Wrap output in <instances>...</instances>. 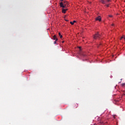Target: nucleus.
<instances>
[{
  "instance_id": "dca6fc26",
  "label": "nucleus",
  "mask_w": 125,
  "mask_h": 125,
  "mask_svg": "<svg viewBox=\"0 0 125 125\" xmlns=\"http://www.w3.org/2000/svg\"><path fill=\"white\" fill-rule=\"evenodd\" d=\"M101 43H99L98 45V46H99V45H101Z\"/></svg>"
},
{
  "instance_id": "6ab92c4d",
  "label": "nucleus",
  "mask_w": 125,
  "mask_h": 125,
  "mask_svg": "<svg viewBox=\"0 0 125 125\" xmlns=\"http://www.w3.org/2000/svg\"><path fill=\"white\" fill-rule=\"evenodd\" d=\"M114 25H115V24H114V23L111 24V26H114Z\"/></svg>"
},
{
  "instance_id": "423d86ee",
  "label": "nucleus",
  "mask_w": 125,
  "mask_h": 125,
  "mask_svg": "<svg viewBox=\"0 0 125 125\" xmlns=\"http://www.w3.org/2000/svg\"><path fill=\"white\" fill-rule=\"evenodd\" d=\"M60 5L61 7H62L64 5V4L63 3V2H61L60 3Z\"/></svg>"
},
{
  "instance_id": "ddd939ff",
  "label": "nucleus",
  "mask_w": 125,
  "mask_h": 125,
  "mask_svg": "<svg viewBox=\"0 0 125 125\" xmlns=\"http://www.w3.org/2000/svg\"><path fill=\"white\" fill-rule=\"evenodd\" d=\"M56 42H57V41L55 40V42H54V44H56Z\"/></svg>"
},
{
  "instance_id": "aec40b11",
  "label": "nucleus",
  "mask_w": 125,
  "mask_h": 125,
  "mask_svg": "<svg viewBox=\"0 0 125 125\" xmlns=\"http://www.w3.org/2000/svg\"><path fill=\"white\" fill-rule=\"evenodd\" d=\"M79 48H80V49H81V47H79Z\"/></svg>"
},
{
  "instance_id": "9d476101",
  "label": "nucleus",
  "mask_w": 125,
  "mask_h": 125,
  "mask_svg": "<svg viewBox=\"0 0 125 125\" xmlns=\"http://www.w3.org/2000/svg\"><path fill=\"white\" fill-rule=\"evenodd\" d=\"M82 56H86V55H85V54L84 53H83L82 54Z\"/></svg>"
},
{
  "instance_id": "f3484780",
  "label": "nucleus",
  "mask_w": 125,
  "mask_h": 125,
  "mask_svg": "<svg viewBox=\"0 0 125 125\" xmlns=\"http://www.w3.org/2000/svg\"><path fill=\"white\" fill-rule=\"evenodd\" d=\"M106 7H109V5L108 4H106Z\"/></svg>"
},
{
  "instance_id": "f257e3e1",
  "label": "nucleus",
  "mask_w": 125,
  "mask_h": 125,
  "mask_svg": "<svg viewBox=\"0 0 125 125\" xmlns=\"http://www.w3.org/2000/svg\"><path fill=\"white\" fill-rule=\"evenodd\" d=\"M93 38L94 40H97V39H100L101 38V35H100L99 33H97L96 34L94 35Z\"/></svg>"
},
{
  "instance_id": "4be33fe9",
  "label": "nucleus",
  "mask_w": 125,
  "mask_h": 125,
  "mask_svg": "<svg viewBox=\"0 0 125 125\" xmlns=\"http://www.w3.org/2000/svg\"><path fill=\"white\" fill-rule=\"evenodd\" d=\"M124 95H125V94H124Z\"/></svg>"
},
{
  "instance_id": "f8f14e48",
  "label": "nucleus",
  "mask_w": 125,
  "mask_h": 125,
  "mask_svg": "<svg viewBox=\"0 0 125 125\" xmlns=\"http://www.w3.org/2000/svg\"><path fill=\"white\" fill-rule=\"evenodd\" d=\"M62 7V8H65L66 7V5H63Z\"/></svg>"
},
{
  "instance_id": "4468645a",
  "label": "nucleus",
  "mask_w": 125,
  "mask_h": 125,
  "mask_svg": "<svg viewBox=\"0 0 125 125\" xmlns=\"http://www.w3.org/2000/svg\"><path fill=\"white\" fill-rule=\"evenodd\" d=\"M125 83H123L122 84V86H125Z\"/></svg>"
},
{
  "instance_id": "2eb2a0df",
  "label": "nucleus",
  "mask_w": 125,
  "mask_h": 125,
  "mask_svg": "<svg viewBox=\"0 0 125 125\" xmlns=\"http://www.w3.org/2000/svg\"><path fill=\"white\" fill-rule=\"evenodd\" d=\"M107 2H110L111 1V0H107Z\"/></svg>"
},
{
  "instance_id": "1a4fd4ad",
  "label": "nucleus",
  "mask_w": 125,
  "mask_h": 125,
  "mask_svg": "<svg viewBox=\"0 0 125 125\" xmlns=\"http://www.w3.org/2000/svg\"><path fill=\"white\" fill-rule=\"evenodd\" d=\"M101 1L104 4H105V1H104V0H101Z\"/></svg>"
},
{
  "instance_id": "20e7f679",
  "label": "nucleus",
  "mask_w": 125,
  "mask_h": 125,
  "mask_svg": "<svg viewBox=\"0 0 125 125\" xmlns=\"http://www.w3.org/2000/svg\"><path fill=\"white\" fill-rule=\"evenodd\" d=\"M106 124H107V123L103 122H101V123H100V124L101 125H106Z\"/></svg>"
},
{
  "instance_id": "a211bd4d",
  "label": "nucleus",
  "mask_w": 125,
  "mask_h": 125,
  "mask_svg": "<svg viewBox=\"0 0 125 125\" xmlns=\"http://www.w3.org/2000/svg\"><path fill=\"white\" fill-rule=\"evenodd\" d=\"M109 17H113V16H112V15H109Z\"/></svg>"
},
{
  "instance_id": "f03ea898",
  "label": "nucleus",
  "mask_w": 125,
  "mask_h": 125,
  "mask_svg": "<svg viewBox=\"0 0 125 125\" xmlns=\"http://www.w3.org/2000/svg\"><path fill=\"white\" fill-rule=\"evenodd\" d=\"M95 20H96V21H99L100 22V21H101V17L99 16V17L96 18Z\"/></svg>"
},
{
  "instance_id": "9b49d317",
  "label": "nucleus",
  "mask_w": 125,
  "mask_h": 125,
  "mask_svg": "<svg viewBox=\"0 0 125 125\" xmlns=\"http://www.w3.org/2000/svg\"><path fill=\"white\" fill-rule=\"evenodd\" d=\"M124 38H125V36H122V37L120 38V41H121V40H122V39H124Z\"/></svg>"
},
{
  "instance_id": "6e6552de",
  "label": "nucleus",
  "mask_w": 125,
  "mask_h": 125,
  "mask_svg": "<svg viewBox=\"0 0 125 125\" xmlns=\"http://www.w3.org/2000/svg\"><path fill=\"white\" fill-rule=\"evenodd\" d=\"M74 23H76V21H74L73 22H70V24H71V25H74Z\"/></svg>"
},
{
  "instance_id": "7ed1b4c3",
  "label": "nucleus",
  "mask_w": 125,
  "mask_h": 125,
  "mask_svg": "<svg viewBox=\"0 0 125 125\" xmlns=\"http://www.w3.org/2000/svg\"><path fill=\"white\" fill-rule=\"evenodd\" d=\"M53 40H54V41H58V38H57V37L56 36V35H54L53 37Z\"/></svg>"
},
{
  "instance_id": "39448f33",
  "label": "nucleus",
  "mask_w": 125,
  "mask_h": 125,
  "mask_svg": "<svg viewBox=\"0 0 125 125\" xmlns=\"http://www.w3.org/2000/svg\"><path fill=\"white\" fill-rule=\"evenodd\" d=\"M66 11H67V9H62V13H66Z\"/></svg>"
},
{
  "instance_id": "412c9836",
  "label": "nucleus",
  "mask_w": 125,
  "mask_h": 125,
  "mask_svg": "<svg viewBox=\"0 0 125 125\" xmlns=\"http://www.w3.org/2000/svg\"><path fill=\"white\" fill-rule=\"evenodd\" d=\"M64 43V41H62V43Z\"/></svg>"
},
{
  "instance_id": "0eeeda50",
  "label": "nucleus",
  "mask_w": 125,
  "mask_h": 125,
  "mask_svg": "<svg viewBox=\"0 0 125 125\" xmlns=\"http://www.w3.org/2000/svg\"><path fill=\"white\" fill-rule=\"evenodd\" d=\"M59 36L60 37L61 39H62L63 36L61 35V33L60 32L59 33Z\"/></svg>"
}]
</instances>
